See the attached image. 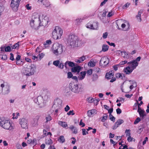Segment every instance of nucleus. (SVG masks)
I'll return each instance as SVG.
<instances>
[{
    "instance_id": "nucleus-46",
    "label": "nucleus",
    "mask_w": 149,
    "mask_h": 149,
    "mask_svg": "<svg viewBox=\"0 0 149 149\" xmlns=\"http://www.w3.org/2000/svg\"><path fill=\"white\" fill-rule=\"evenodd\" d=\"M44 56V54L43 53L39 54L37 56L38 57V58H39L40 60L41 59L43 58Z\"/></svg>"
},
{
    "instance_id": "nucleus-42",
    "label": "nucleus",
    "mask_w": 149,
    "mask_h": 149,
    "mask_svg": "<svg viewBox=\"0 0 149 149\" xmlns=\"http://www.w3.org/2000/svg\"><path fill=\"white\" fill-rule=\"evenodd\" d=\"M60 63V61L59 60H56L54 61L53 64L56 66H58L59 65Z\"/></svg>"
},
{
    "instance_id": "nucleus-33",
    "label": "nucleus",
    "mask_w": 149,
    "mask_h": 149,
    "mask_svg": "<svg viewBox=\"0 0 149 149\" xmlns=\"http://www.w3.org/2000/svg\"><path fill=\"white\" fill-rule=\"evenodd\" d=\"M108 116L106 113L104 114L101 120V121L102 122H105L108 118Z\"/></svg>"
},
{
    "instance_id": "nucleus-61",
    "label": "nucleus",
    "mask_w": 149,
    "mask_h": 149,
    "mask_svg": "<svg viewBox=\"0 0 149 149\" xmlns=\"http://www.w3.org/2000/svg\"><path fill=\"white\" fill-rule=\"evenodd\" d=\"M108 0H104L103 1L101 2L100 4V6H102L105 4Z\"/></svg>"
},
{
    "instance_id": "nucleus-9",
    "label": "nucleus",
    "mask_w": 149,
    "mask_h": 149,
    "mask_svg": "<svg viewBox=\"0 0 149 149\" xmlns=\"http://www.w3.org/2000/svg\"><path fill=\"white\" fill-rule=\"evenodd\" d=\"M1 87L2 88L1 90H0V94L2 93V94L6 95L8 94L10 92V87L8 86H4V84H1Z\"/></svg>"
},
{
    "instance_id": "nucleus-19",
    "label": "nucleus",
    "mask_w": 149,
    "mask_h": 149,
    "mask_svg": "<svg viewBox=\"0 0 149 149\" xmlns=\"http://www.w3.org/2000/svg\"><path fill=\"white\" fill-rule=\"evenodd\" d=\"M81 67L79 65L74 66L71 69V71L73 72L79 73L81 70Z\"/></svg>"
},
{
    "instance_id": "nucleus-55",
    "label": "nucleus",
    "mask_w": 149,
    "mask_h": 149,
    "mask_svg": "<svg viewBox=\"0 0 149 149\" xmlns=\"http://www.w3.org/2000/svg\"><path fill=\"white\" fill-rule=\"evenodd\" d=\"M88 100L89 103H92L94 101V99L92 97H89L88 98Z\"/></svg>"
},
{
    "instance_id": "nucleus-17",
    "label": "nucleus",
    "mask_w": 149,
    "mask_h": 149,
    "mask_svg": "<svg viewBox=\"0 0 149 149\" xmlns=\"http://www.w3.org/2000/svg\"><path fill=\"white\" fill-rule=\"evenodd\" d=\"M137 111L139 113L141 119H143L144 117L146 116L145 111L142 109L141 108H139V109H138Z\"/></svg>"
},
{
    "instance_id": "nucleus-35",
    "label": "nucleus",
    "mask_w": 149,
    "mask_h": 149,
    "mask_svg": "<svg viewBox=\"0 0 149 149\" xmlns=\"http://www.w3.org/2000/svg\"><path fill=\"white\" fill-rule=\"evenodd\" d=\"M43 5L46 7H48L50 5L49 2L47 0H46L43 2L42 3Z\"/></svg>"
},
{
    "instance_id": "nucleus-44",
    "label": "nucleus",
    "mask_w": 149,
    "mask_h": 149,
    "mask_svg": "<svg viewBox=\"0 0 149 149\" xmlns=\"http://www.w3.org/2000/svg\"><path fill=\"white\" fill-rule=\"evenodd\" d=\"M109 118L113 122L115 121V118L111 114H110V115H109Z\"/></svg>"
},
{
    "instance_id": "nucleus-14",
    "label": "nucleus",
    "mask_w": 149,
    "mask_h": 149,
    "mask_svg": "<svg viewBox=\"0 0 149 149\" xmlns=\"http://www.w3.org/2000/svg\"><path fill=\"white\" fill-rule=\"evenodd\" d=\"M109 63V59L106 57H102L100 61V64L101 66H105L108 65Z\"/></svg>"
},
{
    "instance_id": "nucleus-7",
    "label": "nucleus",
    "mask_w": 149,
    "mask_h": 149,
    "mask_svg": "<svg viewBox=\"0 0 149 149\" xmlns=\"http://www.w3.org/2000/svg\"><path fill=\"white\" fill-rule=\"evenodd\" d=\"M63 34L62 29L59 27L57 26L55 27L52 33V37L54 39L61 38Z\"/></svg>"
},
{
    "instance_id": "nucleus-64",
    "label": "nucleus",
    "mask_w": 149,
    "mask_h": 149,
    "mask_svg": "<svg viewBox=\"0 0 149 149\" xmlns=\"http://www.w3.org/2000/svg\"><path fill=\"white\" fill-rule=\"evenodd\" d=\"M16 147L18 149H22V146L19 144L17 143L16 145Z\"/></svg>"
},
{
    "instance_id": "nucleus-52",
    "label": "nucleus",
    "mask_w": 149,
    "mask_h": 149,
    "mask_svg": "<svg viewBox=\"0 0 149 149\" xmlns=\"http://www.w3.org/2000/svg\"><path fill=\"white\" fill-rule=\"evenodd\" d=\"M108 35V33L107 32H106L103 33L102 37L104 39H106L107 38Z\"/></svg>"
},
{
    "instance_id": "nucleus-38",
    "label": "nucleus",
    "mask_w": 149,
    "mask_h": 149,
    "mask_svg": "<svg viewBox=\"0 0 149 149\" xmlns=\"http://www.w3.org/2000/svg\"><path fill=\"white\" fill-rule=\"evenodd\" d=\"M86 72H81V77H80V78H79L80 79L82 80L84 79L86 75Z\"/></svg>"
},
{
    "instance_id": "nucleus-16",
    "label": "nucleus",
    "mask_w": 149,
    "mask_h": 149,
    "mask_svg": "<svg viewBox=\"0 0 149 149\" xmlns=\"http://www.w3.org/2000/svg\"><path fill=\"white\" fill-rule=\"evenodd\" d=\"M68 65L72 68L75 66V64L72 61H67L64 63V66L66 69L68 68Z\"/></svg>"
},
{
    "instance_id": "nucleus-2",
    "label": "nucleus",
    "mask_w": 149,
    "mask_h": 149,
    "mask_svg": "<svg viewBox=\"0 0 149 149\" xmlns=\"http://www.w3.org/2000/svg\"><path fill=\"white\" fill-rule=\"evenodd\" d=\"M40 20L39 15L37 13H34L30 22L31 27L35 30H38L39 27Z\"/></svg>"
},
{
    "instance_id": "nucleus-29",
    "label": "nucleus",
    "mask_w": 149,
    "mask_h": 149,
    "mask_svg": "<svg viewBox=\"0 0 149 149\" xmlns=\"http://www.w3.org/2000/svg\"><path fill=\"white\" fill-rule=\"evenodd\" d=\"M52 43L51 40H47L46 42L44 43L43 45H44V47L45 48L49 47V45H50Z\"/></svg>"
},
{
    "instance_id": "nucleus-24",
    "label": "nucleus",
    "mask_w": 149,
    "mask_h": 149,
    "mask_svg": "<svg viewBox=\"0 0 149 149\" xmlns=\"http://www.w3.org/2000/svg\"><path fill=\"white\" fill-rule=\"evenodd\" d=\"M143 10H140L138 13V14L136 16V18L138 22H141L142 20L141 18V15L143 13Z\"/></svg>"
},
{
    "instance_id": "nucleus-36",
    "label": "nucleus",
    "mask_w": 149,
    "mask_h": 149,
    "mask_svg": "<svg viewBox=\"0 0 149 149\" xmlns=\"http://www.w3.org/2000/svg\"><path fill=\"white\" fill-rule=\"evenodd\" d=\"M109 46L107 45H103L102 46V50L104 52H106L108 50Z\"/></svg>"
},
{
    "instance_id": "nucleus-49",
    "label": "nucleus",
    "mask_w": 149,
    "mask_h": 149,
    "mask_svg": "<svg viewBox=\"0 0 149 149\" xmlns=\"http://www.w3.org/2000/svg\"><path fill=\"white\" fill-rule=\"evenodd\" d=\"M1 56V59L3 60H6L7 59V56L6 55H0V57Z\"/></svg>"
},
{
    "instance_id": "nucleus-18",
    "label": "nucleus",
    "mask_w": 149,
    "mask_h": 149,
    "mask_svg": "<svg viewBox=\"0 0 149 149\" xmlns=\"http://www.w3.org/2000/svg\"><path fill=\"white\" fill-rule=\"evenodd\" d=\"M40 117V116H37L35 117L32 123V126L34 127L37 126L38 125V121Z\"/></svg>"
},
{
    "instance_id": "nucleus-22",
    "label": "nucleus",
    "mask_w": 149,
    "mask_h": 149,
    "mask_svg": "<svg viewBox=\"0 0 149 149\" xmlns=\"http://www.w3.org/2000/svg\"><path fill=\"white\" fill-rule=\"evenodd\" d=\"M113 71H111L109 73H107L105 75V77L107 79H110L113 77L114 74L113 73Z\"/></svg>"
},
{
    "instance_id": "nucleus-8",
    "label": "nucleus",
    "mask_w": 149,
    "mask_h": 149,
    "mask_svg": "<svg viewBox=\"0 0 149 149\" xmlns=\"http://www.w3.org/2000/svg\"><path fill=\"white\" fill-rule=\"evenodd\" d=\"M69 86L71 91L76 93H79V89L78 85L76 82H72L69 84Z\"/></svg>"
},
{
    "instance_id": "nucleus-12",
    "label": "nucleus",
    "mask_w": 149,
    "mask_h": 149,
    "mask_svg": "<svg viewBox=\"0 0 149 149\" xmlns=\"http://www.w3.org/2000/svg\"><path fill=\"white\" fill-rule=\"evenodd\" d=\"M62 101L59 99H57L54 101V104L53 107L56 109H59L61 107Z\"/></svg>"
},
{
    "instance_id": "nucleus-10",
    "label": "nucleus",
    "mask_w": 149,
    "mask_h": 149,
    "mask_svg": "<svg viewBox=\"0 0 149 149\" xmlns=\"http://www.w3.org/2000/svg\"><path fill=\"white\" fill-rule=\"evenodd\" d=\"M19 123L21 127L23 129H26L28 128V120L24 118H21L19 120Z\"/></svg>"
},
{
    "instance_id": "nucleus-37",
    "label": "nucleus",
    "mask_w": 149,
    "mask_h": 149,
    "mask_svg": "<svg viewBox=\"0 0 149 149\" xmlns=\"http://www.w3.org/2000/svg\"><path fill=\"white\" fill-rule=\"evenodd\" d=\"M92 80L93 81H96L98 79V76L96 74H93V75Z\"/></svg>"
},
{
    "instance_id": "nucleus-13",
    "label": "nucleus",
    "mask_w": 149,
    "mask_h": 149,
    "mask_svg": "<svg viewBox=\"0 0 149 149\" xmlns=\"http://www.w3.org/2000/svg\"><path fill=\"white\" fill-rule=\"evenodd\" d=\"M19 4V3L12 0L10 4V7L14 11H17L18 10Z\"/></svg>"
},
{
    "instance_id": "nucleus-39",
    "label": "nucleus",
    "mask_w": 149,
    "mask_h": 149,
    "mask_svg": "<svg viewBox=\"0 0 149 149\" xmlns=\"http://www.w3.org/2000/svg\"><path fill=\"white\" fill-rule=\"evenodd\" d=\"M124 122V121L122 119H118L116 123V124H117V125L119 126V125L123 123Z\"/></svg>"
},
{
    "instance_id": "nucleus-47",
    "label": "nucleus",
    "mask_w": 149,
    "mask_h": 149,
    "mask_svg": "<svg viewBox=\"0 0 149 149\" xmlns=\"http://www.w3.org/2000/svg\"><path fill=\"white\" fill-rule=\"evenodd\" d=\"M141 120V119L139 118L138 117L136 118V119L135 120V121L134 122V124H136L138 123H139L140 121Z\"/></svg>"
},
{
    "instance_id": "nucleus-1",
    "label": "nucleus",
    "mask_w": 149,
    "mask_h": 149,
    "mask_svg": "<svg viewBox=\"0 0 149 149\" xmlns=\"http://www.w3.org/2000/svg\"><path fill=\"white\" fill-rule=\"evenodd\" d=\"M67 45L70 48H73L78 46V38L74 35H70L67 39Z\"/></svg>"
},
{
    "instance_id": "nucleus-11",
    "label": "nucleus",
    "mask_w": 149,
    "mask_h": 149,
    "mask_svg": "<svg viewBox=\"0 0 149 149\" xmlns=\"http://www.w3.org/2000/svg\"><path fill=\"white\" fill-rule=\"evenodd\" d=\"M41 18H42L41 20L40 19L39 26H46L48 22V18L47 16L42 15Z\"/></svg>"
},
{
    "instance_id": "nucleus-41",
    "label": "nucleus",
    "mask_w": 149,
    "mask_h": 149,
    "mask_svg": "<svg viewBox=\"0 0 149 149\" xmlns=\"http://www.w3.org/2000/svg\"><path fill=\"white\" fill-rule=\"evenodd\" d=\"M5 51L6 52H9L11 51V49L10 47L9 46H8L5 47Z\"/></svg>"
},
{
    "instance_id": "nucleus-32",
    "label": "nucleus",
    "mask_w": 149,
    "mask_h": 149,
    "mask_svg": "<svg viewBox=\"0 0 149 149\" xmlns=\"http://www.w3.org/2000/svg\"><path fill=\"white\" fill-rule=\"evenodd\" d=\"M95 62L93 60L91 61L88 63V65L90 67H94L95 65Z\"/></svg>"
},
{
    "instance_id": "nucleus-26",
    "label": "nucleus",
    "mask_w": 149,
    "mask_h": 149,
    "mask_svg": "<svg viewBox=\"0 0 149 149\" xmlns=\"http://www.w3.org/2000/svg\"><path fill=\"white\" fill-rule=\"evenodd\" d=\"M122 56L123 58L126 59H127L129 58L128 54L125 52H123L122 53Z\"/></svg>"
},
{
    "instance_id": "nucleus-40",
    "label": "nucleus",
    "mask_w": 149,
    "mask_h": 149,
    "mask_svg": "<svg viewBox=\"0 0 149 149\" xmlns=\"http://www.w3.org/2000/svg\"><path fill=\"white\" fill-rule=\"evenodd\" d=\"M59 139L60 140V142L62 143H64L65 141V139L63 136H60L59 137Z\"/></svg>"
},
{
    "instance_id": "nucleus-62",
    "label": "nucleus",
    "mask_w": 149,
    "mask_h": 149,
    "mask_svg": "<svg viewBox=\"0 0 149 149\" xmlns=\"http://www.w3.org/2000/svg\"><path fill=\"white\" fill-rule=\"evenodd\" d=\"M141 58L140 56L138 57L135 60H134V62L138 63V62L140 61Z\"/></svg>"
},
{
    "instance_id": "nucleus-30",
    "label": "nucleus",
    "mask_w": 149,
    "mask_h": 149,
    "mask_svg": "<svg viewBox=\"0 0 149 149\" xmlns=\"http://www.w3.org/2000/svg\"><path fill=\"white\" fill-rule=\"evenodd\" d=\"M69 128L72 131H73V130L74 129L73 132L74 134H76L77 133V129L76 128H75L73 125H71L69 127Z\"/></svg>"
},
{
    "instance_id": "nucleus-20",
    "label": "nucleus",
    "mask_w": 149,
    "mask_h": 149,
    "mask_svg": "<svg viewBox=\"0 0 149 149\" xmlns=\"http://www.w3.org/2000/svg\"><path fill=\"white\" fill-rule=\"evenodd\" d=\"M117 22L118 24L122 23L121 25V27L122 28H124L125 27L126 25L124 23H126L129 24L128 22L125 20L123 19H118L117 20Z\"/></svg>"
},
{
    "instance_id": "nucleus-6",
    "label": "nucleus",
    "mask_w": 149,
    "mask_h": 149,
    "mask_svg": "<svg viewBox=\"0 0 149 149\" xmlns=\"http://www.w3.org/2000/svg\"><path fill=\"white\" fill-rule=\"evenodd\" d=\"M52 50L53 53L56 55H60L63 52L62 45L58 43H55L53 45Z\"/></svg>"
},
{
    "instance_id": "nucleus-3",
    "label": "nucleus",
    "mask_w": 149,
    "mask_h": 149,
    "mask_svg": "<svg viewBox=\"0 0 149 149\" xmlns=\"http://www.w3.org/2000/svg\"><path fill=\"white\" fill-rule=\"evenodd\" d=\"M36 69V66L33 64L25 65L22 70L23 73L26 76L33 75Z\"/></svg>"
},
{
    "instance_id": "nucleus-5",
    "label": "nucleus",
    "mask_w": 149,
    "mask_h": 149,
    "mask_svg": "<svg viewBox=\"0 0 149 149\" xmlns=\"http://www.w3.org/2000/svg\"><path fill=\"white\" fill-rule=\"evenodd\" d=\"M0 125L2 128L6 130H11L13 129L10 122L4 117L0 118Z\"/></svg>"
},
{
    "instance_id": "nucleus-43",
    "label": "nucleus",
    "mask_w": 149,
    "mask_h": 149,
    "mask_svg": "<svg viewBox=\"0 0 149 149\" xmlns=\"http://www.w3.org/2000/svg\"><path fill=\"white\" fill-rule=\"evenodd\" d=\"M19 42H18L17 43L15 44L14 45L12 46L11 47L13 49H16L17 48H18L19 46Z\"/></svg>"
},
{
    "instance_id": "nucleus-50",
    "label": "nucleus",
    "mask_w": 149,
    "mask_h": 149,
    "mask_svg": "<svg viewBox=\"0 0 149 149\" xmlns=\"http://www.w3.org/2000/svg\"><path fill=\"white\" fill-rule=\"evenodd\" d=\"M130 130H125V133L126 134V136H130Z\"/></svg>"
},
{
    "instance_id": "nucleus-34",
    "label": "nucleus",
    "mask_w": 149,
    "mask_h": 149,
    "mask_svg": "<svg viewBox=\"0 0 149 149\" xmlns=\"http://www.w3.org/2000/svg\"><path fill=\"white\" fill-rule=\"evenodd\" d=\"M82 19L81 18L77 19L75 21V24L77 25H79L82 22Z\"/></svg>"
},
{
    "instance_id": "nucleus-4",
    "label": "nucleus",
    "mask_w": 149,
    "mask_h": 149,
    "mask_svg": "<svg viewBox=\"0 0 149 149\" xmlns=\"http://www.w3.org/2000/svg\"><path fill=\"white\" fill-rule=\"evenodd\" d=\"M127 63L128 65V66L124 70V72L127 74L131 73L136 68L139 64L138 63L134 62L133 60Z\"/></svg>"
},
{
    "instance_id": "nucleus-57",
    "label": "nucleus",
    "mask_w": 149,
    "mask_h": 149,
    "mask_svg": "<svg viewBox=\"0 0 149 149\" xmlns=\"http://www.w3.org/2000/svg\"><path fill=\"white\" fill-rule=\"evenodd\" d=\"M73 110H72V111H70L69 112L67 113V114L68 115H70L71 114L73 115L74 114V113H73Z\"/></svg>"
},
{
    "instance_id": "nucleus-60",
    "label": "nucleus",
    "mask_w": 149,
    "mask_h": 149,
    "mask_svg": "<svg viewBox=\"0 0 149 149\" xmlns=\"http://www.w3.org/2000/svg\"><path fill=\"white\" fill-rule=\"evenodd\" d=\"M92 73V69H90L88 70L87 71V74L88 75H90Z\"/></svg>"
},
{
    "instance_id": "nucleus-27",
    "label": "nucleus",
    "mask_w": 149,
    "mask_h": 149,
    "mask_svg": "<svg viewBox=\"0 0 149 149\" xmlns=\"http://www.w3.org/2000/svg\"><path fill=\"white\" fill-rule=\"evenodd\" d=\"M71 91L69 86L68 87L66 88L65 90V93L66 95L68 96L70 95L71 93Z\"/></svg>"
},
{
    "instance_id": "nucleus-23",
    "label": "nucleus",
    "mask_w": 149,
    "mask_h": 149,
    "mask_svg": "<svg viewBox=\"0 0 149 149\" xmlns=\"http://www.w3.org/2000/svg\"><path fill=\"white\" fill-rule=\"evenodd\" d=\"M86 59L85 56H82L80 57L79 59H76L75 61L78 63H80Z\"/></svg>"
},
{
    "instance_id": "nucleus-51",
    "label": "nucleus",
    "mask_w": 149,
    "mask_h": 149,
    "mask_svg": "<svg viewBox=\"0 0 149 149\" xmlns=\"http://www.w3.org/2000/svg\"><path fill=\"white\" fill-rule=\"evenodd\" d=\"M68 77H67L68 78L70 79L72 78V77L73 75L71 72H68L67 73Z\"/></svg>"
},
{
    "instance_id": "nucleus-58",
    "label": "nucleus",
    "mask_w": 149,
    "mask_h": 149,
    "mask_svg": "<svg viewBox=\"0 0 149 149\" xmlns=\"http://www.w3.org/2000/svg\"><path fill=\"white\" fill-rule=\"evenodd\" d=\"M100 101V99H97L95 100H94V103L95 104H96V105H97L98 103V102Z\"/></svg>"
},
{
    "instance_id": "nucleus-45",
    "label": "nucleus",
    "mask_w": 149,
    "mask_h": 149,
    "mask_svg": "<svg viewBox=\"0 0 149 149\" xmlns=\"http://www.w3.org/2000/svg\"><path fill=\"white\" fill-rule=\"evenodd\" d=\"M52 142L50 139L46 140V144L48 145H50L52 144Z\"/></svg>"
},
{
    "instance_id": "nucleus-54",
    "label": "nucleus",
    "mask_w": 149,
    "mask_h": 149,
    "mask_svg": "<svg viewBox=\"0 0 149 149\" xmlns=\"http://www.w3.org/2000/svg\"><path fill=\"white\" fill-rule=\"evenodd\" d=\"M120 66V65H116L113 66V67L115 71H116L118 70V68Z\"/></svg>"
},
{
    "instance_id": "nucleus-59",
    "label": "nucleus",
    "mask_w": 149,
    "mask_h": 149,
    "mask_svg": "<svg viewBox=\"0 0 149 149\" xmlns=\"http://www.w3.org/2000/svg\"><path fill=\"white\" fill-rule=\"evenodd\" d=\"M116 111L117 114H120L121 113L122 111L120 109L118 108L116 109Z\"/></svg>"
},
{
    "instance_id": "nucleus-21",
    "label": "nucleus",
    "mask_w": 149,
    "mask_h": 149,
    "mask_svg": "<svg viewBox=\"0 0 149 149\" xmlns=\"http://www.w3.org/2000/svg\"><path fill=\"white\" fill-rule=\"evenodd\" d=\"M36 103L38 105H40L43 103V97L41 96H38L37 98Z\"/></svg>"
},
{
    "instance_id": "nucleus-28",
    "label": "nucleus",
    "mask_w": 149,
    "mask_h": 149,
    "mask_svg": "<svg viewBox=\"0 0 149 149\" xmlns=\"http://www.w3.org/2000/svg\"><path fill=\"white\" fill-rule=\"evenodd\" d=\"M58 124L64 128H66L68 127L67 124L66 122H64L59 121L58 122Z\"/></svg>"
},
{
    "instance_id": "nucleus-63",
    "label": "nucleus",
    "mask_w": 149,
    "mask_h": 149,
    "mask_svg": "<svg viewBox=\"0 0 149 149\" xmlns=\"http://www.w3.org/2000/svg\"><path fill=\"white\" fill-rule=\"evenodd\" d=\"M64 109L65 111L67 112L70 109V107L68 105H67L66 107Z\"/></svg>"
},
{
    "instance_id": "nucleus-53",
    "label": "nucleus",
    "mask_w": 149,
    "mask_h": 149,
    "mask_svg": "<svg viewBox=\"0 0 149 149\" xmlns=\"http://www.w3.org/2000/svg\"><path fill=\"white\" fill-rule=\"evenodd\" d=\"M64 65L63 64L61 63H60L58 65V68L61 69H63L64 68Z\"/></svg>"
},
{
    "instance_id": "nucleus-56",
    "label": "nucleus",
    "mask_w": 149,
    "mask_h": 149,
    "mask_svg": "<svg viewBox=\"0 0 149 149\" xmlns=\"http://www.w3.org/2000/svg\"><path fill=\"white\" fill-rule=\"evenodd\" d=\"M46 122H47L48 121H49L52 120V117L50 116H48L46 117Z\"/></svg>"
},
{
    "instance_id": "nucleus-15",
    "label": "nucleus",
    "mask_w": 149,
    "mask_h": 149,
    "mask_svg": "<svg viewBox=\"0 0 149 149\" xmlns=\"http://www.w3.org/2000/svg\"><path fill=\"white\" fill-rule=\"evenodd\" d=\"M86 27L92 29H97L98 28L97 22H94L92 24L88 23L86 25Z\"/></svg>"
},
{
    "instance_id": "nucleus-48",
    "label": "nucleus",
    "mask_w": 149,
    "mask_h": 149,
    "mask_svg": "<svg viewBox=\"0 0 149 149\" xmlns=\"http://www.w3.org/2000/svg\"><path fill=\"white\" fill-rule=\"evenodd\" d=\"M130 3L127 2L126 4H125L123 6V9H126L127 8H128L129 6H130Z\"/></svg>"
},
{
    "instance_id": "nucleus-25",
    "label": "nucleus",
    "mask_w": 149,
    "mask_h": 149,
    "mask_svg": "<svg viewBox=\"0 0 149 149\" xmlns=\"http://www.w3.org/2000/svg\"><path fill=\"white\" fill-rule=\"evenodd\" d=\"M96 110L95 109H92L88 111L87 113L88 116L89 117H91L93 114H94L96 112Z\"/></svg>"
},
{
    "instance_id": "nucleus-31",
    "label": "nucleus",
    "mask_w": 149,
    "mask_h": 149,
    "mask_svg": "<svg viewBox=\"0 0 149 149\" xmlns=\"http://www.w3.org/2000/svg\"><path fill=\"white\" fill-rule=\"evenodd\" d=\"M116 77L117 78H121L123 79V78L125 77L124 74H121L120 73H117L116 75Z\"/></svg>"
}]
</instances>
